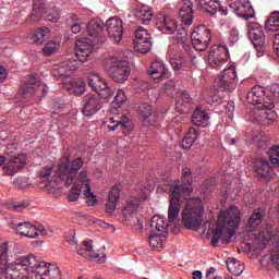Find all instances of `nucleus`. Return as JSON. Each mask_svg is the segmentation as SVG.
<instances>
[{"label": "nucleus", "mask_w": 279, "mask_h": 279, "mask_svg": "<svg viewBox=\"0 0 279 279\" xmlns=\"http://www.w3.org/2000/svg\"><path fill=\"white\" fill-rule=\"evenodd\" d=\"M210 112H207L206 109L196 108L192 116V122L197 128H208L210 125Z\"/></svg>", "instance_id": "nucleus-28"}, {"label": "nucleus", "mask_w": 279, "mask_h": 279, "mask_svg": "<svg viewBox=\"0 0 279 279\" xmlns=\"http://www.w3.org/2000/svg\"><path fill=\"white\" fill-rule=\"evenodd\" d=\"M83 245L85 246V252H87V254H90V252H93V240L83 241Z\"/></svg>", "instance_id": "nucleus-62"}, {"label": "nucleus", "mask_w": 279, "mask_h": 279, "mask_svg": "<svg viewBox=\"0 0 279 279\" xmlns=\"http://www.w3.org/2000/svg\"><path fill=\"white\" fill-rule=\"evenodd\" d=\"M128 101V97L125 96V92L123 89H118L117 95L112 101V108L117 110V108H121L123 104Z\"/></svg>", "instance_id": "nucleus-47"}, {"label": "nucleus", "mask_w": 279, "mask_h": 279, "mask_svg": "<svg viewBox=\"0 0 279 279\" xmlns=\"http://www.w3.org/2000/svg\"><path fill=\"white\" fill-rule=\"evenodd\" d=\"M216 179L214 177L208 178L203 184V193L208 197L210 193L215 191Z\"/></svg>", "instance_id": "nucleus-50"}, {"label": "nucleus", "mask_w": 279, "mask_h": 279, "mask_svg": "<svg viewBox=\"0 0 279 279\" xmlns=\"http://www.w3.org/2000/svg\"><path fill=\"white\" fill-rule=\"evenodd\" d=\"M65 88L70 93V95H75L76 97H80L81 95H84V93H86V82L81 78L69 81V84L65 85Z\"/></svg>", "instance_id": "nucleus-33"}, {"label": "nucleus", "mask_w": 279, "mask_h": 279, "mask_svg": "<svg viewBox=\"0 0 279 279\" xmlns=\"http://www.w3.org/2000/svg\"><path fill=\"white\" fill-rule=\"evenodd\" d=\"M106 71L109 77L118 84L128 82V77H130L131 73L130 64L128 61L118 60L114 57H111L107 60Z\"/></svg>", "instance_id": "nucleus-6"}, {"label": "nucleus", "mask_w": 279, "mask_h": 279, "mask_svg": "<svg viewBox=\"0 0 279 279\" xmlns=\"http://www.w3.org/2000/svg\"><path fill=\"white\" fill-rule=\"evenodd\" d=\"M157 27L160 32H167V34H173V32L178 29L175 20H172L167 15H162V21L157 23Z\"/></svg>", "instance_id": "nucleus-37"}, {"label": "nucleus", "mask_w": 279, "mask_h": 279, "mask_svg": "<svg viewBox=\"0 0 279 279\" xmlns=\"http://www.w3.org/2000/svg\"><path fill=\"white\" fill-rule=\"evenodd\" d=\"M84 167V159L77 157L71 160L69 154H64L60 160L56 170L57 179L54 182H63L64 186L71 187L68 194L69 202H77L80 195H82V187L85 186V197H90V180H88V170L82 169ZM81 170V171H80Z\"/></svg>", "instance_id": "nucleus-1"}, {"label": "nucleus", "mask_w": 279, "mask_h": 279, "mask_svg": "<svg viewBox=\"0 0 279 279\" xmlns=\"http://www.w3.org/2000/svg\"><path fill=\"white\" fill-rule=\"evenodd\" d=\"M272 47L275 49L276 56L279 58V33L274 35Z\"/></svg>", "instance_id": "nucleus-59"}, {"label": "nucleus", "mask_w": 279, "mask_h": 279, "mask_svg": "<svg viewBox=\"0 0 279 279\" xmlns=\"http://www.w3.org/2000/svg\"><path fill=\"white\" fill-rule=\"evenodd\" d=\"M170 223L171 222L167 221L162 216H154L150 220V228L153 232L161 234V236H167Z\"/></svg>", "instance_id": "nucleus-26"}, {"label": "nucleus", "mask_w": 279, "mask_h": 279, "mask_svg": "<svg viewBox=\"0 0 279 279\" xmlns=\"http://www.w3.org/2000/svg\"><path fill=\"white\" fill-rule=\"evenodd\" d=\"M240 223L241 211L239 210V207L233 205L226 211L220 213L211 238L213 247H218L219 241H222V243H230Z\"/></svg>", "instance_id": "nucleus-3"}, {"label": "nucleus", "mask_w": 279, "mask_h": 279, "mask_svg": "<svg viewBox=\"0 0 279 279\" xmlns=\"http://www.w3.org/2000/svg\"><path fill=\"white\" fill-rule=\"evenodd\" d=\"M197 136H199L197 129L190 128L181 144L183 149H191V147H193V143L197 141Z\"/></svg>", "instance_id": "nucleus-40"}, {"label": "nucleus", "mask_w": 279, "mask_h": 279, "mask_svg": "<svg viewBox=\"0 0 279 279\" xmlns=\"http://www.w3.org/2000/svg\"><path fill=\"white\" fill-rule=\"evenodd\" d=\"M198 5L211 16H215L217 12L228 16V10H223V7H221V2H219V0H198Z\"/></svg>", "instance_id": "nucleus-24"}, {"label": "nucleus", "mask_w": 279, "mask_h": 279, "mask_svg": "<svg viewBox=\"0 0 279 279\" xmlns=\"http://www.w3.org/2000/svg\"><path fill=\"white\" fill-rule=\"evenodd\" d=\"M165 239H167V236L151 231L148 238L150 247H153L155 252H160L165 246Z\"/></svg>", "instance_id": "nucleus-39"}, {"label": "nucleus", "mask_w": 279, "mask_h": 279, "mask_svg": "<svg viewBox=\"0 0 279 279\" xmlns=\"http://www.w3.org/2000/svg\"><path fill=\"white\" fill-rule=\"evenodd\" d=\"M100 94H87L83 98L82 113L84 117H94L101 110L104 104L101 102Z\"/></svg>", "instance_id": "nucleus-13"}, {"label": "nucleus", "mask_w": 279, "mask_h": 279, "mask_svg": "<svg viewBox=\"0 0 279 279\" xmlns=\"http://www.w3.org/2000/svg\"><path fill=\"white\" fill-rule=\"evenodd\" d=\"M62 63L65 65V68H68L70 73L72 71H77V69H80V62L73 58H68Z\"/></svg>", "instance_id": "nucleus-54"}, {"label": "nucleus", "mask_w": 279, "mask_h": 279, "mask_svg": "<svg viewBox=\"0 0 279 279\" xmlns=\"http://www.w3.org/2000/svg\"><path fill=\"white\" fill-rule=\"evenodd\" d=\"M88 83L93 90L98 95H101L104 99H110V97L114 95V90L108 86L106 80H104L97 72L89 74Z\"/></svg>", "instance_id": "nucleus-12"}, {"label": "nucleus", "mask_w": 279, "mask_h": 279, "mask_svg": "<svg viewBox=\"0 0 279 279\" xmlns=\"http://www.w3.org/2000/svg\"><path fill=\"white\" fill-rule=\"evenodd\" d=\"M50 31L48 27L37 28L31 34V43L35 45H43L49 38Z\"/></svg>", "instance_id": "nucleus-38"}, {"label": "nucleus", "mask_w": 279, "mask_h": 279, "mask_svg": "<svg viewBox=\"0 0 279 279\" xmlns=\"http://www.w3.org/2000/svg\"><path fill=\"white\" fill-rule=\"evenodd\" d=\"M257 51V58H263L265 56V44L262 46H254Z\"/></svg>", "instance_id": "nucleus-61"}, {"label": "nucleus", "mask_w": 279, "mask_h": 279, "mask_svg": "<svg viewBox=\"0 0 279 279\" xmlns=\"http://www.w3.org/2000/svg\"><path fill=\"white\" fill-rule=\"evenodd\" d=\"M267 156L270 160V165H272V167H279V146L275 145L272 146L268 151H267Z\"/></svg>", "instance_id": "nucleus-46"}, {"label": "nucleus", "mask_w": 279, "mask_h": 279, "mask_svg": "<svg viewBox=\"0 0 279 279\" xmlns=\"http://www.w3.org/2000/svg\"><path fill=\"white\" fill-rule=\"evenodd\" d=\"M87 197V206H97V204L99 203V201H97L95 194H93V192L90 191V195L89 196H85Z\"/></svg>", "instance_id": "nucleus-60"}, {"label": "nucleus", "mask_w": 279, "mask_h": 279, "mask_svg": "<svg viewBox=\"0 0 279 279\" xmlns=\"http://www.w3.org/2000/svg\"><path fill=\"white\" fill-rule=\"evenodd\" d=\"M170 64L173 71H184L186 69V59L184 57H173L170 58Z\"/></svg>", "instance_id": "nucleus-45"}, {"label": "nucleus", "mask_w": 279, "mask_h": 279, "mask_svg": "<svg viewBox=\"0 0 279 279\" xmlns=\"http://www.w3.org/2000/svg\"><path fill=\"white\" fill-rule=\"evenodd\" d=\"M27 165V157L24 154H19L16 157L9 158L8 162L3 166L2 171L5 175H14Z\"/></svg>", "instance_id": "nucleus-20"}, {"label": "nucleus", "mask_w": 279, "mask_h": 279, "mask_svg": "<svg viewBox=\"0 0 279 279\" xmlns=\"http://www.w3.org/2000/svg\"><path fill=\"white\" fill-rule=\"evenodd\" d=\"M272 110L274 108L269 107L254 108L251 112V121H253V123H259V125H269L278 119V114Z\"/></svg>", "instance_id": "nucleus-14"}, {"label": "nucleus", "mask_w": 279, "mask_h": 279, "mask_svg": "<svg viewBox=\"0 0 279 279\" xmlns=\"http://www.w3.org/2000/svg\"><path fill=\"white\" fill-rule=\"evenodd\" d=\"M16 232L28 239H36V236H47V229L40 223L32 225L31 222H20L16 228Z\"/></svg>", "instance_id": "nucleus-16"}, {"label": "nucleus", "mask_w": 279, "mask_h": 279, "mask_svg": "<svg viewBox=\"0 0 279 279\" xmlns=\"http://www.w3.org/2000/svg\"><path fill=\"white\" fill-rule=\"evenodd\" d=\"M229 8L236 13L238 16L245 19V21L250 19H254V8H252V3L250 0H228Z\"/></svg>", "instance_id": "nucleus-18"}, {"label": "nucleus", "mask_w": 279, "mask_h": 279, "mask_svg": "<svg viewBox=\"0 0 279 279\" xmlns=\"http://www.w3.org/2000/svg\"><path fill=\"white\" fill-rule=\"evenodd\" d=\"M179 16L184 25H193V2L191 0H183Z\"/></svg>", "instance_id": "nucleus-29"}, {"label": "nucleus", "mask_w": 279, "mask_h": 279, "mask_svg": "<svg viewBox=\"0 0 279 279\" xmlns=\"http://www.w3.org/2000/svg\"><path fill=\"white\" fill-rule=\"evenodd\" d=\"M58 49H60V41L51 40L50 43L46 44V46L44 47V54L52 56V53H56Z\"/></svg>", "instance_id": "nucleus-51"}, {"label": "nucleus", "mask_w": 279, "mask_h": 279, "mask_svg": "<svg viewBox=\"0 0 279 279\" xmlns=\"http://www.w3.org/2000/svg\"><path fill=\"white\" fill-rule=\"evenodd\" d=\"M135 16L142 21L143 25H149V23H151V19H154V13L148 5L143 4L135 10Z\"/></svg>", "instance_id": "nucleus-34"}, {"label": "nucleus", "mask_w": 279, "mask_h": 279, "mask_svg": "<svg viewBox=\"0 0 279 279\" xmlns=\"http://www.w3.org/2000/svg\"><path fill=\"white\" fill-rule=\"evenodd\" d=\"M43 14H45V3L34 0V8L28 17V21L32 23H38V21L43 19Z\"/></svg>", "instance_id": "nucleus-41"}, {"label": "nucleus", "mask_w": 279, "mask_h": 279, "mask_svg": "<svg viewBox=\"0 0 279 279\" xmlns=\"http://www.w3.org/2000/svg\"><path fill=\"white\" fill-rule=\"evenodd\" d=\"M137 114H140L145 123H149V125L156 123V113L153 112L151 106L147 102H143L137 107Z\"/></svg>", "instance_id": "nucleus-31"}, {"label": "nucleus", "mask_w": 279, "mask_h": 279, "mask_svg": "<svg viewBox=\"0 0 279 279\" xmlns=\"http://www.w3.org/2000/svg\"><path fill=\"white\" fill-rule=\"evenodd\" d=\"M248 38L253 43L254 47H260L265 45V33L263 32V26L258 23L248 24Z\"/></svg>", "instance_id": "nucleus-22"}, {"label": "nucleus", "mask_w": 279, "mask_h": 279, "mask_svg": "<svg viewBox=\"0 0 279 279\" xmlns=\"http://www.w3.org/2000/svg\"><path fill=\"white\" fill-rule=\"evenodd\" d=\"M148 74L153 77V80H167L169 77V70L166 65H163L160 61H155L151 63Z\"/></svg>", "instance_id": "nucleus-30"}, {"label": "nucleus", "mask_w": 279, "mask_h": 279, "mask_svg": "<svg viewBox=\"0 0 279 279\" xmlns=\"http://www.w3.org/2000/svg\"><path fill=\"white\" fill-rule=\"evenodd\" d=\"M29 184V179L25 177H20L14 181V185L17 189H27V185Z\"/></svg>", "instance_id": "nucleus-56"}, {"label": "nucleus", "mask_w": 279, "mask_h": 279, "mask_svg": "<svg viewBox=\"0 0 279 279\" xmlns=\"http://www.w3.org/2000/svg\"><path fill=\"white\" fill-rule=\"evenodd\" d=\"M52 75L56 80H62V77L69 80V77H71V72L68 70L66 65L62 63L53 69Z\"/></svg>", "instance_id": "nucleus-44"}, {"label": "nucleus", "mask_w": 279, "mask_h": 279, "mask_svg": "<svg viewBox=\"0 0 279 279\" xmlns=\"http://www.w3.org/2000/svg\"><path fill=\"white\" fill-rule=\"evenodd\" d=\"M66 25L70 27L72 34H84L86 36V23L77 17V15H71L66 20Z\"/></svg>", "instance_id": "nucleus-32"}, {"label": "nucleus", "mask_w": 279, "mask_h": 279, "mask_svg": "<svg viewBox=\"0 0 279 279\" xmlns=\"http://www.w3.org/2000/svg\"><path fill=\"white\" fill-rule=\"evenodd\" d=\"M226 112L227 114H232V112H234V104L231 101V102H227L226 105Z\"/></svg>", "instance_id": "nucleus-63"}, {"label": "nucleus", "mask_w": 279, "mask_h": 279, "mask_svg": "<svg viewBox=\"0 0 279 279\" xmlns=\"http://www.w3.org/2000/svg\"><path fill=\"white\" fill-rule=\"evenodd\" d=\"M110 121H111V124H109V130L111 132H114L120 128L123 134H132V130H134V122L130 121V119L125 116H123L119 120H116L114 118H110Z\"/></svg>", "instance_id": "nucleus-25"}, {"label": "nucleus", "mask_w": 279, "mask_h": 279, "mask_svg": "<svg viewBox=\"0 0 279 279\" xmlns=\"http://www.w3.org/2000/svg\"><path fill=\"white\" fill-rule=\"evenodd\" d=\"M76 252L80 256H84V258H92L93 260H97L98 263H104V260H106V255H104V253H87L86 248H76Z\"/></svg>", "instance_id": "nucleus-43"}, {"label": "nucleus", "mask_w": 279, "mask_h": 279, "mask_svg": "<svg viewBox=\"0 0 279 279\" xmlns=\"http://www.w3.org/2000/svg\"><path fill=\"white\" fill-rule=\"evenodd\" d=\"M172 34L173 40L179 43V45H182L185 51H191V45L186 44V40H189V32L186 31V27L182 26Z\"/></svg>", "instance_id": "nucleus-35"}, {"label": "nucleus", "mask_w": 279, "mask_h": 279, "mask_svg": "<svg viewBox=\"0 0 279 279\" xmlns=\"http://www.w3.org/2000/svg\"><path fill=\"white\" fill-rule=\"evenodd\" d=\"M270 93H272L274 97H279V85H272L270 87Z\"/></svg>", "instance_id": "nucleus-64"}, {"label": "nucleus", "mask_w": 279, "mask_h": 279, "mask_svg": "<svg viewBox=\"0 0 279 279\" xmlns=\"http://www.w3.org/2000/svg\"><path fill=\"white\" fill-rule=\"evenodd\" d=\"M96 44L90 38L83 37L77 39L75 43V56L78 62H86L88 58H90V53H93V49Z\"/></svg>", "instance_id": "nucleus-17"}, {"label": "nucleus", "mask_w": 279, "mask_h": 279, "mask_svg": "<svg viewBox=\"0 0 279 279\" xmlns=\"http://www.w3.org/2000/svg\"><path fill=\"white\" fill-rule=\"evenodd\" d=\"M85 36H89L96 45H101L106 43V24L101 19L90 20L85 23Z\"/></svg>", "instance_id": "nucleus-10"}, {"label": "nucleus", "mask_w": 279, "mask_h": 279, "mask_svg": "<svg viewBox=\"0 0 279 279\" xmlns=\"http://www.w3.org/2000/svg\"><path fill=\"white\" fill-rule=\"evenodd\" d=\"M51 173H53V165L46 166L39 171V178L49 182L51 180Z\"/></svg>", "instance_id": "nucleus-52"}, {"label": "nucleus", "mask_w": 279, "mask_h": 279, "mask_svg": "<svg viewBox=\"0 0 279 279\" xmlns=\"http://www.w3.org/2000/svg\"><path fill=\"white\" fill-rule=\"evenodd\" d=\"M165 90L169 97H175V109L178 112H186L189 104H191V95L184 90H178L175 81L171 80L165 83Z\"/></svg>", "instance_id": "nucleus-7"}, {"label": "nucleus", "mask_w": 279, "mask_h": 279, "mask_svg": "<svg viewBox=\"0 0 279 279\" xmlns=\"http://www.w3.org/2000/svg\"><path fill=\"white\" fill-rule=\"evenodd\" d=\"M234 82H236V68L234 65L225 69L219 81H216L219 88L222 90H232L234 88Z\"/></svg>", "instance_id": "nucleus-21"}, {"label": "nucleus", "mask_w": 279, "mask_h": 279, "mask_svg": "<svg viewBox=\"0 0 279 279\" xmlns=\"http://www.w3.org/2000/svg\"><path fill=\"white\" fill-rule=\"evenodd\" d=\"M4 154L8 158H16L19 156L16 154V144H10Z\"/></svg>", "instance_id": "nucleus-57"}, {"label": "nucleus", "mask_w": 279, "mask_h": 279, "mask_svg": "<svg viewBox=\"0 0 279 279\" xmlns=\"http://www.w3.org/2000/svg\"><path fill=\"white\" fill-rule=\"evenodd\" d=\"M134 49L138 53H149L151 51V40L134 41Z\"/></svg>", "instance_id": "nucleus-49"}, {"label": "nucleus", "mask_w": 279, "mask_h": 279, "mask_svg": "<svg viewBox=\"0 0 279 279\" xmlns=\"http://www.w3.org/2000/svg\"><path fill=\"white\" fill-rule=\"evenodd\" d=\"M228 61V47L215 45L211 47L208 56V64L213 69H221Z\"/></svg>", "instance_id": "nucleus-15"}, {"label": "nucleus", "mask_w": 279, "mask_h": 279, "mask_svg": "<svg viewBox=\"0 0 279 279\" xmlns=\"http://www.w3.org/2000/svg\"><path fill=\"white\" fill-rule=\"evenodd\" d=\"M248 104H253L254 108H275L274 99L267 96V90L263 86H254L246 95Z\"/></svg>", "instance_id": "nucleus-8"}, {"label": "nucleus", "mask_w": 279, "mask_h": 279, "mask_svg": "<svg viewBox=\"0 0 279 279\" xmlns=\"http://www.w3.org/2000/svg\"><path fill=\"white\" fill-rule=\"evenodd\" d=\"M254 170L258 178H263L266 181H269L271 175H274V168H271V165L267 159H256L254 161Z\"/></svg>", "instance_id": "nucleus-23"}, {"label": "nucleus", "mask_w": 279, "mask_h": 279, "mask_svg": "<svg viewBox=\"0 0 279 279\" xmlns=\"http://www.w3.org/2000/svg\"><path fill=\"white\" fill-rule=\"evenodd\" d=\"M145 199H147V193L142 192L136 197L129 199L122 209V221L130 226H137L136 230H143V219H134V215H136V210L143 206V202H145Z\"/></svg>", "instance_id": "nucleus-5"}, {"label": "nucleus", "mask_w": 279, "mask_h": 279, "mask_svg": "<svg viewBox=\"0 0 279 279\" xmlns=\"http://www.w3.org/2000/svg\"><path fill=\"white\" fill-rule=\"evenodd\" d=\"M147 40H151V35H149V32H147V29H145V27L140 26L135 31V43H143V41H147Z\"/></svg>", "instance_id": "nucleus-48"}, {"label": "nucleus", "mask_w": 279, "mask_h": 279, "mask_svg": "<svg viewBox=\"0 0 279 279\" xmlns=\"http://www.w3.org/2000/svg\"><path fill=\"white\" fill-rule=\"evenodd\" d=\"M193 178L191 177V168H184L182 170L181 181H173L168 184L170 193V205L168 208V222L174 223L175 219L180 217V208L184 203V199L189 198V195L193 193Z\"/></svg>", "instance_id": "nucleus-2"}, {"label": "nucleus", "mask_w": 279, "mask_h": 279, "mask_svg": "<svg viewBox=\"0 0 279 279\" xmlns=\"http://www.w3.org/2000/svg\"><path fill=\"white\" fill-rule=\"evenodd\" d=\"M203 215L204 204H202V199L197 197L190 198L183 209L181 223L186 228V230L197 232L204 221Z\"/></svg>", "instance_id": "nucleus-4"}, {"label": "nucleus", "mask_w": 279, "mask_h": 279, "mask_svg": "<svg viewBox=\"0 0 279 279\" xmlns=\"http://www.w3.org/2000/svg\"><path fill=\"white\" fill-rule=\"evenodd\" d=\"M27 206H29V203L14 201L8 206V208L10 210H16L17 213H21L24 210V208H27Z\"/></svg>", "instance_id": "nucleus-55"}, {"label": "nucleus", "mask_w": 279, "mask_h": 279, "mask_svg": "<svg viewBox=\"0 0 279 279\" xmlns=\"http://www.w3.org/2000/svg\"><path fill=\"white\" fill-rule=\"evenodd\" d=\"M49 93V87L44 84L36 76H28L27 82L22 86V97L27 99V97H32V95H37L38 97H45Z\"/></svg>", "instance_id": "nucleus-11"}, {"label": "nucleus", "mask_w": 279, "mask_h": 279, "mask_svg": "<svg viewBox=\"0 0 279 279\" xmlns=\"http://www.w3.org/2000/svg\"><path fill=\"white\" fill-rule=\"evenodd\" d=\"M227 267L229 271L233 274V276H241V274H243V269H245V267L236 258H229L227 260Z\"/></svg>", "instance_id": "nucleus-42"}, {"label": "nucleus", "mask_w": 279, "mask_h": 279, "mask_svg": "<svg viewBox=\"0 0 279 279\" xmlns=\"http://www.w3.org/2000/svg\"><path fill=\"white\" fill-rule=\"evenodd\" d=\"M205 100L207 101V104H209V106H213V104H218V101L221 100V97L219 96V92L211 90L208 92Z\"/></svg>", "instance_id": "nucleus-53"}, {"label": "nucleus", "mask_w": 279, "mask_h": 279, "mask_svg": "<svg viewBox=\"0 0 279 279\" xmlns=\"http://www.w3.org/2000/svg\"><path fill=\"white\" fill-rule=\"evenodd\" d=\"M107 34L116 45H119L123 40V21L111 17L106 22Z\"/></svg>", "instance_id": "nucleus-19"}, {"label": "nucleus", "mask_w": 279, "mask_h": 279, "mask_svg": "<svg viewBox=\"0 0 279 279\" xmlns=\"http://www.w3.org/2000/svg\"><path fill=\"white\" fill-rule=\"evenodd\" d=\"M263 219H265V210L262 208L254 209L252 215L248 218L247 228L248 230H254L258 228L263 223Z\"/></svg>", "instance_id": "nucleus-36"}, {"label": "nucleus", "mask_w": 279, "mask_h": 279, "mask_svg": "<svg viewBox=\"0 0 279 279\" xmlns=\"http://www.w3.org/2000/svg\"><path fill=\"white\" fill-rule=\"evenodd\" d=\"M120 197H121V190L119 189V185H113L109 191V196L105 205V210L107 215H112V213L117 210V202H119Z\"/></svg>", "instance_id": "nucleus-27"}, {"label": "nucleus", "mask_w": 279, "mask_h": 279, "mask_svg": "<svg viewBox=\"0 0 279 279\" xmlns=\"http://www.w3.org/2000/svg\"><path fill=\"white\" fill-rule=\"evenodd\" d=\"M229 40H230L231 45H234V43L239 41V31L238 29L232 28L230 31Z\"/></svg>", "instance_id": "nucleus-58"}, {"label": "nucleus", "mask_w": 279, "mask_h": 279, "mask_svg": "<svg viewBox=\"0 0 279 279\" xmlns=\"http://www.w3.org/2000/svg\"><path fill=\"white\" fill-rule=\"evenodd\" d=\"M191 40L196 51H206L213 40V34L206 25H198L191 33Z\"/></svg>", "instance_id": "nucleus-9"}]
</instances>
